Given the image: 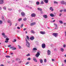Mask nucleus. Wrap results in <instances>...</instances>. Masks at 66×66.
<instances>
[{
  "label": "nucleus",
  "instance_id": "58",
  "mask_svg": "<svg viewBox=\"0 0 66 66\" xmlns=\"http://www.w3.org/2000/svg\"><path fill=\"white\" fill-rule=\"evenodd\" d=\"M52 61H54V60L53 59H52Z\"/></svg>",
  "mask_w": 66,
  "mask_h": 66
},
{
  "label": "nucleus",
  "instance_id": "16",
  "mask_svg": "<svg viewBox=\"0 0 66 66\" xmlns=\"http://www.w3.org/2000/svg\"><path fill=\"white\" fill-rule=\"evenodd\" d=\"M35 23H36L35 22H33L31 23L30 25L31 26H33V25H34V24H35Z\"/></svg>",
  "mask_w": 66,
  "mask_h": 66
},
{
  "label": "nucleus",
  "instance_id": "24",
  "mask_svg": "<svg viewBox=\"0 0 66 66\" xmlns=\"http://www.w3.org/2000/svg\"><path fill=\"white\" fill-rule=\"evenodd\" d=\"M22 20V18H21L20 19H18V21H21Z\"/></svg>",
  "mask_w": 66,
  "mask_h": 66
},
{
  "label": "nucleus",
  "instance_id": "57",
  "mask_svg": "<svg viewBox=\"0 0 66 66\" xmlns=\"http://www.w3.org/2000/svg\"><path fill=\"white\" fill-rule=\"evenodd\" d=\"M27 30V29L26 28H24L23 29V30L24 31H25V30Z\"/></svg>",
  "mask_w": 66,
  "mask_h": 66
},
{
  "label": "nucleus",
  "instance_id": "32",
  "mask_svg": "<svg viewBox=\"0 0 66 66\" xmlns=\"http://www.w3.org/2000/svg\"><path fill=\"white\" fill-rule=\"evenodd\" d=\"M44 62L45 63H46V62H47V60L46 59H44Z\"/></svg>",
  "mask_w": 66,
  "mask_h": 66
},
{
  "label": "nucleus",
  "instance_id": "33",
  "mask_svg": "<svg viewBox=\"0 0 66 66\" xmlns=\"http://www.w3.org/2000/svg\"><path fill=\"white\" fill-rule=\"evenodd\" d=\"M44 4V2H43V1H42L41 3V4Z\"/></svg>",
  "mask_w": 66,
  "mask_h": 66
},
{
  "label": "nucleus",
  "instance_id": "2",
  "mask_svg": "<svg viewBox=\"0 0 66 66\" xmlns=\"http://www.w3.org/2000/svg\"><path fill=\"white\" fill-rule=\"evenodd\" d=\"M42 48H43V49H44V48H45L46 47V45L45 44L43 43L42 44Z\"/></svg>",
  "mask_w": 66,
  "mask_h": 66
},
{
  "label": "nucleus",
  "instance_id": "53",
  "mask_svg": "<svg viewBox=\"0 0 66 66\" xmlns=\"http://www.w3.org/2000/svg\"><path fill=\"white\" fill-rule=\"evenodd\" d=\"M19 60V58H17L16 59V61H17V60Z\"/></svg>",
  "mask_w": 66,
  "mask_h": 66
},
{
  "label": "nucleus",
  "instance_id": "54",
  "mask_svg": "<svg viewBox=\"0 0 66 66\" xmlns=\"http://www.w3.org/2000/svg\"><path fill=\"white\" fill-rule=\"evenodd\" d=\"M16 41V40L14 39V41H13V42H15Z\"/></svg>",
  "mask_w": 66,
  "mask_h": 66
},
{
  "label": "nucleus",
  "instance_id": "51",
  "mask_svg": "<svg viewBox=\"0 0 66 66\" xmlns=\"http://www.w3.org/2000/svg\"><path fill=\"white\" fill-rule=\"evenodd\" d=\"M63 47H64V48H65V47H66V45H63Z\"/></svg>",
  "mask_w": 66,
  "mask_h": 66
},
{
  "label": "nucleus",
  "instance_id": "52",
  "mask_svg": "<svg viewBox=\"0 0 66 66\" xmlns=\"http://www.w3.org/2000/svg\"><path fill=\"white\" fill-rule=\"evenodd\" d=\"M17 28L18 29H20V27H17Z\"/></svg>",
  "mask_w": 66,
  "mask_h": 66
},
{
  "label": "nucleus",
  "instance_id": "8",
  "mask_svg": "<svg viewBox=\"0 0 66 66\" xmlns=\"http://www.w3.org/2000/svg\"><path fill=\"white\" fill-rule=\"evenodd\" d=\"M40 33L41 34L44 35V34H46V32L45 31H40Z\"/></svg>",
  "mask_w": 66,
  "mask_h": 66
},
{
  "label": "nucleus",
  "instance_id": "56",
  "mask_svg": "<svg viewBox=\"0 0 66 66\" xmlns=\"http://www.w3.org/2000/svg\"><path fill=\"white\" fill-rule=\"evenodd\" d=\"M11 46V45H9L8 46V47H10Z\"/></svg>",
  "mask_w": 66,
  "mask_h": 66
},
{
  "label": "nucleus",
  "instance_id": "34",
  "mask_svg": "<svg viewBox=\"0 0 66 66\" xmlns=\"http://www.w3.org/2000/svg\"><path fill=\"white\" fill-rule=\"evenodd\" d=\"M3 9L5 10H6V7L5 6H4L3 7Z\"/></svg>",
  "mask_w": 66,
  "mask_h": 66
},
{
  "label": "nucleus",
  "instance_id": "21",
  "mask_svg": "<svg viewBox=\"0 0 66 66\" xmlns=\"http://www.w3.org/2000/svg\"><path fill=\"white\" fill-rule=\"evenodd\" d=\"M38 10L39 11H42V9L39 8H38Z\"/></svg>",
  "mask_w": 66,
  "mask_h": 66
},
{
  "label": "nucleus",
  "instance_id": "26",
  "mask_svg": "<svg viewBox=\"0 0 66 66\" xmlns=\"http://www.w3.org/2000/svg\"><path fill=\"white\" fill-rule=\"evenodd\" d=\"M60 50L61 51H62V52H63V51H64V49L62 48H61L60 49Z\"/></svg>",
  "mask_w": 66,
  "mask_h": 66
},
{
  "label": "nucleus",
  "instance_id": "38",
  "mask_svg": "<svg viewBox=\"0 0 66 66\" xmlns=\"http://www.w3.org/2000/svg\"><path fill=\"white\" fill-rule=\"evenodd\" d=\"M4 37L5 38H7V37H6V35H5V36H4Z\"/></svg>",
  "mask_w": 66,
  "mask_h": 66
},
{
  "label": "nucleus",
  "instance_id": "47",
  "mask_svg": "<svg viewBox=\"0 0 66 66\" xmlns=\"http://www.w3.org/2000/svg\"><path fill=\"white\" fill-rule=\"evenodd\" d=\"M54 3H55H55H56V4H57V2H56V1H54Z\"/></svg>",
  "mask_w": 66,
  "mask_h": 66
},
{
  "label": "nucleus",
  "instance_id": "10",
  "mask_svg": "<svg viewBox=\"0 0 66 66\" xmlns=\"http://www.w3.org/2000/svg\"><path fill=\"white\" fill-rule=\"evenodd\" d=\"M3 3H4V2L3 1V0H0V4H3Z\"/></svg>",
  "mask_w": 66,
  "mask_h": 66
},
{
  "label": "nucleus",
  "instance_id": "35",
  "mask_svg": "<svg viewBox=\"0 0 66 66\" xmlns=\"http://www.w3.org/2000/svg\"><path fill=\"white\" fill-rule=\"evenodd\" d=\"M26 56H30V54L29 53H28V54L26 55Z\"/></svg>",
  "mask_w": 66,
  "mask_h": 66
},
{
  "label": "nucleus",
  "instance_id": "46",
  "mask_svg": "<svg viewBox=\"0 0 66 66\" xmlns=\"http://www.w3.org/2000/svg\"><path fill=\"white\" fill-rule=\"evenodd\" d=\"M29 64V62H27L26 64V65H28V64Z\"/></svg>",
  "mask_w": 66,
  "mask_h": 66
},
{
  "label": "nucleus",
  "instance_id": "29",
  "mask_svg": "<svg viewBox=\"0 0 66 66\" xmlns=\"http://www.w3.org/2000/svg\"><path fill=\"white\" fill-rule=\"evenodd\" d=\"M59 22L60 23H61V24H62V23H63V22L62 21H60Z\"/></svg>",
  "mask_w": 66,
  "mask_h": 66
},
{
  "label": "nucleus",
  "instance_id": "37",
  "mask_svg": "<svg viewBox=\"0 0 66 66\" xmlns=\"http://www.w3.org/2000/svg\"><path fill=\"white\" fill-rule=\"evenodd\" d=\"M8 10L9 11H12V9L11 8H9L8 9Z\"/></svg>",
  "mask_w": 66,
  "mask_h": 66
},
{
  "label": "nucleus",
  "instance_id": "3",
  "mask_svg": "<svg viewBox=\"0 0 66 66\" xmlns=\"http://www.w3.org/2000/svg\"><path fill=\"white\" fill-rule=\"evenodd\" d=\"M58 34L56 33H53L52 34L55 37H57V35Z\"/></svg>",
  "mask_w": 66,
  "mask_h": 66
},
{
  "label": "nucleus",
  "instance_id": "19",
  "mask_svg": "<svg viewBox=\"0 0 66 66\" xmlns=\"http://www.w3.org/2000/svg\"><path fill=\"white\" fill-rule=\"evenodd\" d=\"M26 38L28 40H30V38H29V37L28 36H26Z\"/></svg>",
  "mask_w": 66,
  "mask_h": 66
},
{
  "label": "nucleus",
  "instance_id": "5",
  "mask_svg": "<svg viewBox=\"0 0 66 66\" xmlns=\"http://www.w3.org/2000/svg\"><path fill=\"white\" fill-rule=\"evenodd\" d=\"M39 55H40V53L38 52L36 55V57H38Z\"/></svg>",
  "mask_w": 66,
  "mask_h": 66
},
{
  "label": "nucleus",
  "instance_id": "40",
  "mask_svg": "<svg viewBox=\"0 0 66 66\" xmlns=\"http://www.w3.org/2000/svg\"><path fill=\"white\" fill-rule=\"evenodd\" d=\"M2 21L0 20V24H2Z\"/></svg>",
  "mask_w": 66,
  "mask_h": 66
},
{
  "label": "nucleus",
  "instance_id": "39",
  "mask_svg": "<svg viewBox=\"0 0 66 66\" xmlns=\"http://www.w3.org/2000/svg\"><path fill=\"white\" fill-rule=\"evenodd\" d=\"M18 46L19 49H21V46L19 45H18Z\"/></svg>",
  "mask_w": 66,
  "mask_h": 66
},
{
  "label": "nucleus",
  "instance_id": "25",
  "mask_svg": "<svg viewBox=\"0 0 66 66\" xmlns=\"http://www.w3.org/2000/svg\"><path fill=\"white\" fill-rule=\"evenodd\" d=\"M7 58H10V56H7L6 55L5 56Z\"/></svg>",
  "mask_w": 66,
  "mask_h": 66
},
{
  "label": "nucleus",
  "instance_id": "28",
  "mask_svg": "<svg viewBox=\"0 0 66 66\" xmlns=\"http://www.w3.org/2000/svg\"><path fill=\"white\" fill-rule=\"evenodd\" d=\"M7 22H9V23H12V22H11V21L10 20H8L7 21Z\"/></svg>",
  "mask_w": 66,
  "mask_h": 66
},
{
  "label": "nucleus",
  "instance_id": "49",
  "mask_svg": "<svg viewBox=\"0 0 66 66\" xmlns=\"http://www.w3.org/2000/svg\"><path fill=\"white\" fill-rule=\"evenodd\" d=\"M63 10H61L60 11V12H63Z\"/></svg>",
  "mask_w": 66,
  "mask_h": 66
},
{
  "label": "nucleus",
  "instance_id": "62",
  "mask_svg": "<svg viewBox=\"0 0 66 66\" xmlns=\"http://www.w3.org/2000/svg\"><path fill=\"white\" fill-rule=\"evenodd\" d=\"M64 62L65 63H66V60H64Z\"/></svg>",
  "mask_w": 66,
  "mask_h": 66
},
{
  "label": "nucleus",
  "instance_id": "64",
  "mask_svg": "<svg viewBox=\"0 0 66 66\" xmlns=\"http://www.w3.org/2000/svg\"><path fill=\"white\" fill-rule=\"evenodd\" d=\"M10 26H11V25H12V23H10Z\"/></svg>",
  "mask_w": 66,
  "mask_h": 66
},
{
  "label": "nucleus",
  "instance_id": "48",
  "mask_svg": "<svg viewBox=\"0 0 66 66\" xmlns=\"http://www.w3.org/2000/svg\"><path fill=\"white\" fill-rule=\"evenodd\" d=\"M54 24L55 26V27H57V24H56L54 23Z\"/></svg>",
  "mask_w": 66,
  "mask_h": 66
},
{
  "label": "nucleus",
  "instance_id": "61",
  "mask_svg": "<svg viewBox=\"0 0 66 66\" xmlns=\"http://www.w3.org/2000/svg\"><path fill=\"white\" fill-rule=\"evenodd\" d=\"M19 12H20L21 11V10H19Z\"/></svg>",
  "mask_w": 66,
  "mask_h": 66
},
{
  "label": "nucleus",
  "instance_id": "42",
  "mask_svg": "<svg viewBox=\"0 0 66 66\" xmlns=\"http://www.w3.org/2000/svg\"><path fill=\"white\" fill-rule=\"evenodd\" d=\"M13 48L12 49V50H16V48Z\"/></svg>",
  "mask_w": 66,
  "mask_h": 66
},
{
  "label": "nucleus",
  "instance_id": "18",
  "mask_svg": "<svg viewBox=\"0 0 66 66\" xmlns=\"http://www.w3.org/2000/svg\"><path fill=\"white\" fill-rule=\"evenodd\" d=\"M61 4H65V2L64 1H62L61 2Z\"/></svg>",
  "mask_w": 66,
  "mask_h": 66
},
{
  "label": "nucleus",
  "instance_id": "55",
  "mask_svg": "<svg viewBox=\"0 0 66 66\" xmlns=\"http://www.w3.org/2000/svg\"><path fill=\"white\" fill-rule=\"evenodd\" d=\"M0 66H4L3 64H2Z\"/></svg>",
  "mask_w": 66,
  "mask_h": 66
},
{
  "label": "nucleus",
  "instance_id": "31",
  "mask_svg": "<svg viewBox=\"0 0 66 66\" xmlns=\"http://www.w3.org/2000/svg\"><path fill=\"white\" fill-rule=\"evenodd\" d=\"M33 50H37V49L35 48H34L33 49Z\"/></svg>",
  "mask_w": 66,
  "mask_h": 66
},
{
  "label": "nucleus",
  "instance_id": "60",
  "mask_svg": "<svg viewBox=\"0 0 66 66\" xmlns=\"http://www.w3.org/2000/svg\"><path fill=\"white\" fill-rule=\"evenodd\" d=\"M64 26H66V23H64Z\"/></svg>",
  "mask_w": 66,
  "mask_h": 66
},
{
  "label": "nucleus",
  "instance_id": "36",
  "mask_svg": "<svg viewBox=\"0 0 66 66\" xmlns=\"http://www.w3.org/2000/svg\"><path fill=\"white\" fill-rule=\"evenodd\" d=\"M27 60L29 61H30L31 60V58H28L27 59Z\"/></svg>",
  "mask_w": 66,
  "mask_h": 66
},
{
  "label": "nucleus",
  "instance_id": "45",
  "mask_svg": "<svg viewBox=\"0 0 66 66\" xmlns=\"http://www.w3.org/2000/svg\"><path fill=\"white\" fill-rule=\"evenodd\" d=\"M8 42H9V41L7 40H6L5 41V42L6 43H8Z\"/></svg>",
  "mask_w": 66,
  "mask_h": 66
},
{
  "label": "nucleus",
  "instance_id": "43",
  "mask_svg": "<svg viewBox=\"0 0 66 66\" xmlns=\"http://www.w3.org/2000/svg\"><path fill=\"white\" fill-rule=\"evenodd\" d=\"M6 40H9V39L7 38H6Z\"/></svg>",
  "mask_w": 66,
  "mask_h": 66
},
{
  "label": "nucleus",
  "instance_id": "4",
  "mask_svg": "<svg viewBox=\"0 0 66 66\" xmlns=\"http://www.w3.org/2000/svg\"><path fill=\"white\" fill-rule=\"evenodd\" d=\"M31 16L32 17H35L36 16V14L34 13H32L31 15Z\"/></svg>",
  "mask_w": 66,
  "mask_h": 66
},
{
  "label": "nucleus",
  "instance_id": "30",
  "mask_svg": "<svg viewBox=\"0 0 66 66\" xmlns=\"http://www.w3.org/2000/svg\"><path fill=\"white\" fill-rule=\"evenodd\" d=\"M23 24H22L21 26V28H22V27H23Z\"/></svg>",
  "mask_w": 66,
  "mask_h": 66
},
{
  "label": "nucleus",
  "instance_id": "23",
  "mask_svg": "<svg viewBox=\"0 0 66 66\" xmlns=\"http://www.w3.org/2000/svg\"><path fill=\"white\" fill-rule=\"evenodd\" d=\"M27 19L26 18H24V19H23V21H26V20H27Z\"/></svg>",
  "mask_w": 66,
  "mask_h": 66
},
{
  "label": "nucleus",
  "instance_id": "7",
  "mask_svg": "<svg viewBox=\"0 0 66 66\" xmlns=\"http://www.w3.org/2000/svg\"><path fill=\"white\" fill-rule=\"evenodd\" d=\"M30 39L31 40H33L34 39V36H32L30 38Z\"/></svg>",
  "mask_w": 66,
  "mask_h": 66
},
{
  "label": "nucleus",
  "instance_id": "22",
  "mask_svg": "<svg viewBox=\"0 0 66 66\" xmlns=\"http://www.w3.org/2000/svg\"><path fill=\"white\" fill-rule=\"evenodd\" d=\"M31 33H33V34L35 33V32L34 31V30H32L31 31Z\"/></svg>",
  "mask_w": 66,
  "mask_h": 66
},
{
  "label": "nucleus",
  "instance_id": "15",
  "mask_svg": "<svg viewBox=\"0 0 66 66\" xmlns=\"http://www.w3.org/2000/svg\"><path fill=\"white\" fill-rule=\"evenodd\" d=\"M50 10H51V11H53V7H51L50 8Z\"/></svg>",
  "mask_w": 66,
  "mask_h": 66
},
{
  "label": "nucleus",
  "instance_id": "59",
  "mask_svg": "<svg viewBox=\"0 0 66 66\" xmlns=\"http://www.w3.org/2000/svg\"><path fill=\"white\" fill-rule=\"evenodd\" d=\"M18 24L17 23H16L15 24V26H17Z\"/></svg>",
  "mask_w": 66,
  "mask_h": 66
},
{
  "label": "nucleus",
  "instance_id": "63",
  "mask_svg": "<svg viewBox=\"0 0 66 66\" xmlns=\"http://www.w3.org/2000/svg\"><path fill=\"white\" fill-rule=\"evenodd\" d=\"M62 14H60L59 15V16H61Z\"/></svg>",
  "mask_w": 66,
  "mask_h": 66
},
{
  "label": "nucleus",
  "instance_id": "41",
  "mask_svg": "<svg viewBox=\"0 0 66 66\" xmlns=\"http://www.w3.org/2000/svg\"><path fill=\"white\" fill-rule=\"evenodd\" d=\"M14 48V47L13 46H11L10 47V49H12V48Z\"/></svg>",
  "mask_w": 66,
  "mask_h": 66
},
{
  "label": "nucleus",
  "instance_id": "1",
  "mask_svg": "<svg viewBox=\"0 0 66 66\" xmlns=\"http://www.w3.org/2000/svg\"><path fill=\"white\" fill-rule=\"evenodd\" d=\"M26 41V46L27 47H28L29 48H30V43H29L28 42V40L27 39H25Z\"/></svg>",
  "mask_w": 66,
  "mask_h": 66
},
{
  "label": "nucleus",
  "instance_id": "50",
  "mask_svg": "<svg viewBox=\"0 0 66 66\" xmlns=\"http://www.w3.org/2000/svg\"><path fill=\"white\" fill-rule=\"evenodd\" d=\"M63 11L64 12H66V9H64L63 10Z\"/></svg>",
  "mask_w": 66,
  "mask_h": 66
},
{
  "label": "nucleus",
  "instance_id": "27",
  "mask_svg": "<svg viewBox=\"0 0 66 66\" xmlns=\"http://www.w3.org/2000/svg\"><path fill=\"white\" fill-rule=\"evenodd\" d=\"M2 35L4 36H5V33H3L2 34Z\"/></svg>",
  "mask_w": 66,
  "mask_h": 66
},
{
  "label": "nucleus",
  "instance_id": "17",
  "mask_svg": "<svg viewBox=\"0 0 66 66\" xmlns=\"http://www.w3.org/2000/svg\"><path fill=\"white\" fill-rule=\"evenodd\" d=\"M50 16L51 17H54V14L52 13H51L50 14Z\"/></svg>",
  "mask_w": 66,
  "mask_h": 66
},
{
  "label": "nucleus",
  "instance_id": "11",
  "mask_svg": "<svg viewBox=\"0 0 66 66\" xmlns=\"http://www.w3.org/2000/svg\"><path fill=\"white\" fill-rule=\"evenodd\" d=\"M33 60V61H34L35 62H37V60L35 58V57H34Z\"/></svg>",
  "mask_w": 66,
  "mask_h": 66
},
{
  "label": "nucleus",
  "instance_id": "13",
  "mask_svg": "<svg viewBox=\"0 0 66 66\" xmlns=\"http://www.w3.org/2000/svg\"><path fill=\"white\" fill-rule=\"evenodd\" d=\"M40 63L41 64H42L43 63V60L42 59H40Z\"/></svg>",
  "mask_w": 66,
  "mask_h": 66
},
{
  "label": "nucleus",
  "instance_id": "12",
  "mask_svg": "<svg viewBox=\"0 0 66 66\" xmlns=\"http://www.w3.org/2000/svg\"><path fill=\"white\" fill-rule=\"evenodd\" d=\"M43 17L44 18H47V17H48V16H47V15H43Z\"/></svg>",
  "mask_w": 66,
  "mask_h": 66
},
{
  "label": "nucleus",
  "instance_id": "44",
  "mask_svg": "<svg viewBox=\"0 0 66 66\" xmlns=\"http://www.w3.org/2000/svg\"><path fill=\"white\" fill-rule=\"evenodd\" d=\"M55 29H58L57 26L55 27Z\"/></svg>",
  "mask_w": 66,
  "mask_h": 66
},
{
  "label": "nucleus",
  "instance_id": "20",
  "mask_svg": "<svg viewBox=\"0 0 66 66\" xmlns=\"http://www.w3.org/2000/svg\"><path fill=\"white\" fill-rule=\"evenodd\" d=\"M36 4L37 5H39V2L38 1L37 2H36Z\"/></svg>",
  "mask_w": 66,
  "mask_h": 66
},
{
  "label": "nucleus",
  "instance_id": "14",
  "mask_svg": "<svg viewBox=\"0 0 66 66\" xmlns=\"http://www.w3.org/2000/svg\"><path fill=\"white\" fill-rule=\"evenodd\" d=\"M44 2L46 3H48V0H44Z\"/></svg>",
  "mask_w": 66,
  "mask_h": 66
},
{
  "label": "nucleus",
  "instance_id": "6",
  "mask_svg": "<svg viewBox=\"0 0 66 66\" xmlns=\"http://www.w3.org/2000/svg\"><path fill=\"white\" fill-rule=\"evenodd\" d=\"M47 55H50V54H51V51L50 50H48L47 51Z\"/></svg>",
  "mask_w": 66,
  "mask_h": 66
},
{
  "label": "nucleus",
  "instance_id": "9",
  "mask_svg": "<svg viewBox=\"0 0 66 66\" xmlns=\"http://www.w3.org/2000/svg\"><path fill=\"white\" fill-rule=\"evenodd\" d=\"M21 15L23 17H24L25 16V13L23 12H22L21 13Z\"/></svg>",
  "mask_w": 66,
  "mask_h": 66
}]
</instances>
